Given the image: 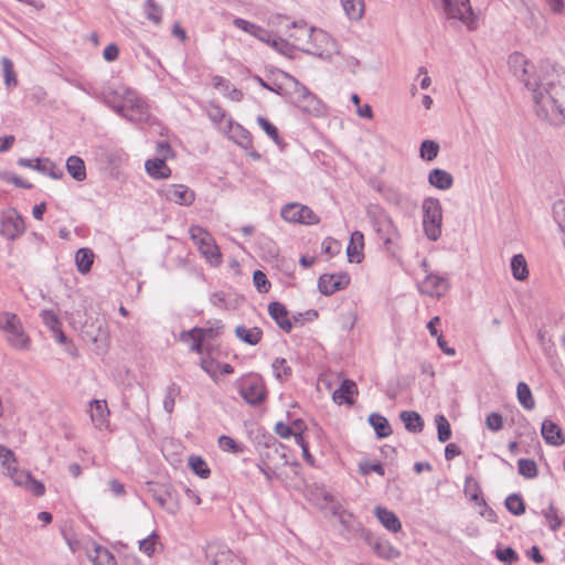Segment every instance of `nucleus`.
I'll list each match as a JSON object with an SVG mask.
<instances>
[{
	"label": "nucleus",
	"instance_id": "37",
	"mask_svg": "<svg viewBox=\"0 0 565 565\" xmlns=\"http://www.w3.org/2000/svg\"><path fill=\"white\" fill-rule=\"evenodd\" d=\"M89 558L94 565H117L115 556L104 546L96 545L94 554H89Z\"/></svg>",
	"mask_w": 565,
	"mask_h": 565
},
{
	"label": "nucleus",
	"instance_id": "60",
	"mask_svg": "<svg viewBox=\"0 0 565 565\" xmlns=\"http://www.w3.org/2000/svg\"><path fill=\"white\" fill-rule=\"evenodd\" d=\"M156 537L157 535L152 533L151 535L139 541V550L147 556H151L154 553Z\"/></svg>",
	"mask_w": 565,
	"mask_h": 565
},
{
	"label": "nucleus",
	"instance_id": "42",
	"mask_svg": "<svg viewBox=\"0 0 565 565\" xmlns=\"http://www.w3.org/2000/svg\"><path fill=\"white\" fill-rule=\"evenodd\" d=\"M505 508L514 515H521L525 512V503L519 493H512L505 499Z\"/></svg>",
	"mask_w": 565,
	"mask_h": 565
},
{
	"label": "nucleus",
	"instance_id": "31",
	"mask_svg": "<svg viewBox=\"0 0 565 565\" xmlns=\"http://www.w3.org/2000/svg\"><path fill=\"white\" fill-rule=\"evenodd\" d=\"M235 335L249 345H256L263 338V331L257 327L246 328L241 324L235 328Z\"/></svg>",
	"mask_w": 565,
	"mask_h": 565
},
{
	"label": "nucleus",
	"instance_id": "64",
	"mask_svg": "<svg viewBox=\"0 0 565 565\" xmlns=\"http://www.w3.org/2000/svg\"><path fill=\"white\" fill-rule=\"evenodd\" d=\"M207 116L212 121L221 122L225 118L226 113L221 106L211 103L207 107Z\"/></svg>",
	"mask_w": 565,
	"mask_h": 565
},
{
	"label": "nucleus",
	"instance_id": "28",
	"mask_svg": "<svg viewBox=\"0 0 565 565\" xmlns=\"http://www.w3.org/2000/svg\"><path fill=\"white\" fill-rule=\"evenodd\" d=\"M145 168L147 173L152 179L157 180L167 179L171 175L172 172L171 169L167 166L166 160L160 158L147 160L145 163Z\"/></svg>",
	"mask_w": 565,
	"mask_h": 565
},
{
	"label": "nucleus",
	"instance_id": "63",
	"mask_svg": "<svg viewBox=\"0 0 565 565\" xmlns=\"http://www.w3.org/2000/svg\"><path fill=\"white\" fill-rule=\"evenodd\" d=\"M195 199L194 192L183 184H179V205H190Z\"/></svg>",
	"mask_w": 565,
	"mask_h": 565
},
{
	"label": "nucleus",
	"instance_id": "58",
	"mask_svg": "<svg viewBox=\"0 0 565 565\" xmlns=\"http://www.w3.org/2000/svg\"><path fill=\"white\" fill-rule=\"evenodd\" d=\"M162 454L166 457V459L174 466L177 462V452L174 451V443L172 438H167L162 443L161 447Z\"/></svg>",
	"mask_w": 565,
	"mask_h": 565
},
{
	"label": "nucleus",
	"instance_id": "48",
	"mask_svg": "<svg viewBox=\"0 0 565 565\" xmlns=\"http://www.w3.org/2000/svg\"><path fill=\"white\" fill-rule=\"evenodd\" d=\"M543 515L548 523V527L556 532L563 523L562 518L558 515L556 508L551 503L546 510L543 511Z\"/></svg>",
	"mask_w": 565,
	"mask_h": 565
},
{
	"label": "nucleus",
	"instance_id": "56",
	"mask_svg": "<svg viewBox=\"0 0 565 565\" xmlns=\"http://www.w3.org/2000/svg\"><path fill=\"white\" fill-rule=\"evenodd\" d=\"M145 14L147 18L154 22L159 23L161 21V9L159 6L154 2V0H147L145 3Z\"/></svg>",
	"mask_w": 565,
	"mask_h": 565
},
{
	"label": "nucleus",
	"instance_id": "59",
	"mask_svg": "<svg viewBox=\"0 0 565 565\" xmlns=\"http://www.w3.org/2000/svg\"><path fill=\"white\" fill-rule=\"evenodd\" d=\"M253 281L256 289L259 292H267L270 288V282L268 281L266 275L262 270H256L253 275Z\"/></svg>",
	"mask_w": 565,
	"mask_h": 565
},
{
	"label": "nucleus",
	"instance_id": "23",
	"mask_svg": "<svg viewBox=\"0 0 565 565\" xmlns=\"http://www.w3.org/2000/svg\"><path fill=\"white\" fill-rule=\"evenodd\" d=\"M109 409L106 401L94 399L90 402V418L96 428H104L108 424Z\"/></svg>",
	"mask_w": 565,
	"mask_h": 565
},
{
	"label": "nucleus",
	"instance_id": "32",
	"mask_svg": "<svg viewBox=\"0 0 565 565\" xmlns=\"http://www.w3.org/2000/svg\"><path fill=\"white\" fill-rule=\"evenodd\" d=\"M66 170L76 181H84L87 177L84 160L78 156H71L66 160Z\"/></svg>",
	"mask_w": 565,
	"mask_h": 565
},
{
	"label": "nucleus",
	"instance_id": "50",
	"mask_svg": "<svg viewBox=\"0 0 565 565\" xmlns=\"http://www.w3.org/2000/svg\"><path fill=\"white\" fill-rule=\"evenodd\" d=\"M259 127L266 132V135L277 145L281 143V139L278 134V129L267 118L263 116L257 117Z\"/></svg>",
	"mask_w": 565,
	"mask_h": 565
},
{
	"label": "nucleus",
	"instance_id": "25",
	"mask_svg": "<svg viewBox=\"0 0 565 565\" xmlns=\"http://www.w3.org/2000/svg\"><path fill=\"white\" fill-rule=\"evenodd\" d=\"M373 552L381 558L394 559L397 558L401 553L396 550L388 541L382 539H374L371 534V543H367Z\"/></svg>",
	"mask_w": 565,
	"mask_h": 565
},
{
	"label": "nucleus",
	"instance_id": "12",
	"mask_svg": "<svg viewBox=\"0 0 565 565\" xmlns=\"http://www.w3.org/2000/svg\"><path fill=\"white\" fill-rule=\"evenodd\" d=\"M333 513L338 515L339 522L343 526L342 536L345 540L360 534L366 543H371V532L364 529L351 512L333 507Z\"/></svg>",
	"mask_w": 565,
	"mask_h": 565
},
{
	"label": "nucleus",
	"instance_id": "14",
	"mask_svg": "<svg viewBox=\"0 0 565 565\" xmlns=\"http://www.w3.org/2000/svg\"><path fill=\"white\" fill-rule=\"evenodd\" d=\"M25 231L22 216L17 210L10 209L1 213L0 234L8 239L14 241Z\"/></svg>",
	"mask_w": 565,
	"mask_h": 565
},
{
	"label": "nucleus",
	"instance_id": "62",
	"mask_svg": "<svg viewBox=\"0 0 565 565\" xmlns=\"http://www.w3.org/2000/svg\"><path fill=\"white\" fill-rule=\"evenodd\" d=\"M486 426L492 431L500 430L503 426L502 415L495 412L490 413L486 418Z\"/></svg>",
	"mask_w": 565,
	"mask_h": 565
},
{
	"label": "nucleus",
	"instance_id": "33",
	"mask_svg": "<svg viewBox=\"0 0 565 565\" xmlns=\"http://www.w3.org/2000/svg\"><path fill=\"white\" fill-rule=\"evenodd\" d=\"M399 418L404 423L405 428L409 433L417 434V433H420L423 430V428H424L423 418H422V416L417 412H414V411H403L399 414Z\"/></svg>",
	"mask_w": 565,
	"mask_h": 565
},
{
	"label": "nucleus",
	"instance_id": "40",
	"mask_svg": "<svg viewBox=\"0 0 565 565\" xmlns=\"http://www.w3.org/2000/svg\"><path fill=\"white\" fill-rule=\"evenodd\" d=\"M512 275L516 280H524L527 275L526 260L522 254H516L511 259Z\"/></svg>",
	"mask_w": 565,
	"mask_h": 565
},
{
	"label": "nucleus",
	"instance_id": "9",
	"mask_svg": "<svg viewBox=\"0 0 565 565\" xmlns=\"http://www.w3.org/2000/svg\"><path fill=\"white\" fill-rule=\"evenodd\" d=\"M280 75L295 85L296 103L305 113L313 116H320L323 113L321 102L306 86L285 72H280Z\"/></svg>",
	"mask_w": 565,
	"mask_h": 565
},
{
	"label": "nucleus",
	"instance_id": "4",
	"mask_svg": "<svg viewBox=\"0 0 565 565\" xmlns=\"http://www.w3.org/2000/svg\"><path fill=\"white\" fill-rule=\"evenodd\" d=\"M0 330L4 333L8 343L18 350H25L30 345V338L25 334L18 315L0 312Z\"/></svg>",
	"mask_w": 565,
	"mask_h": 565
},
{
	"label": "nucleus",
	"instance_id": "36",
	"mask_svg": "<svg viewBox=\"0 0 565 565\" xmlns=\"http://www.w3.org/2000/svg\"><path fill=\"white\" fill-rule=\"evenodd\" d=\"M369 424L374 428L377 438H386L392 434L388 420L377 413L369 416Z\"/></svg>",
	"mask_w": 565,
	"mask_h": 565
},
{
	"label": "nucleus",
	"instance_id": "30",
	"mask_svg": "<svg viewBox=\"0 0 565 565\" xmlns=\"http://www.w3.org/2000/svg\"><path fill=\"white\" fill-rule=\"evenodd\" d=\"M364 246V236L361 232L355 231L351 235L350 243L347 248V254L351 263H360L363 255L362 249Z\"/></svg>",
	"mask_w": 565,
	"mask_h": 565
},
{
	"label": "nucleus",
	"instance_id": "15",
	"mask_svg": "<svg viewBox=\"0 0 565 565\" xmlns=\"http://www.w3.org/2000/svg\"><path fill=\"white\" fill-rule=\"evenodd\" d=\"M239 394L246 403L258 405L266 397V387L262 379L252 376L242 381Z\"/></svg>",
	"mask_w": 565,
	"mask_h": 565
},
{
	"label": "nucleus",
	"instance_id": "26",
	"mask_svg": "<svg viewBox=\"0 0 565 565\" xmlns=\"http://www.w3.org/2000/svg\"><path fill=\"white\" fill-rule=\"evenodd\" d=\"M214 88L221 90L224 96L233 102H241L243 99V92L231 84V82L223 76L215 75L212 78Z\"/></svg>",
	"mask_w": 565,
	"mask_h": 565
},
{
	"label": "nucleus",
	"instance_id": "57",
	"mask_svg": "<svg viewBox=\"0 0 565 565\" xmlns=\"http://www.w3.org/2000/svg\"><path fill=\"white\" fill-rule=\"evenodd\" d=\"M233 24L236 28L243 30L244 32L253 34L255 36H259L258 33L263 32V29L260 26H258V25H256V24H254V23H252V22H249L247 20H244L242 18L234 19Z\"/></svg>",
	"mask_w": 565,
	"mask_h": 565
},
{
	"label": "nucleus",
	"instance_id": "7",
	"mask_svg": "<svg viewBox=\"0 0 565 565\" xmlns=\"http://www.w3.org/2000/svg\"><path fill=\"white\" fill-rule=\"evenodd\" d=\"M440 3L447 19L461 21L470 30L476 28V15L469 0H434Z\"/></svg>",
	"mask_w": 565,
	"mask_h": 565
},
{
	"label": "nucleus",
	"instance_id": "45",
	"mask_svg": "<svg viewBox=\"0 0 565 565\" xmlns=\"http://www.w3.org/2000/svg\"><path fill=\"white\" fill-rule=\"evenodd\" d=\"M519 473L526 478L533 479L537 476V466L534 460L521 458L518 460Z\"/></svg>",
	"mask_w": 565,
	"mask_h": 565
},
{
	"label": "nucleus",
	"instance_id": "55",
	"mask_svg": "<svg viewBox=\"0 0 565 565\" xmlns=\"http://www.w3.org/2000/svg\"><path fill=\"white\" fill-rule=\"evenodd\" d=\"M42 321L43 323L52 331L54 332L58 328L62 327V323L56 316V313L53 310H43L41 312Z\"/></svg>",
	"mask_w": 565,
	"mask_h": 565
},
{
	"label": "nucleus",
	"instance_id": "29",
	"mask_svg": "<svg viewBox=\"0 0 565 565\" xmlns=\"http://www.w3.org/2000/svg\"><path fill=\"white\" fill-rule=\"evenodd\" d=\"M358 394V386L351 380H343L340 387L333 392V399L339 404L353 403V396Z\"/></svg>",
	"mask_w": 565,
	"mask_h": 565
},
{
	"label": "nucleus",
	"instance_id": "27",
	"mask_svg": "<svg viewBox=\"0 0 565 565\" xmlns=\"http://www.w3.org/2000/svg\"><path fill=\"white\" fill-rule=\"evenodd\" d=\"M428 183L438 190H448L454 184L452 175L443 169L435 168L428 174Z\"/></svg>",
	"mask_w": 565,
	"mask_h": 565
},
{
	"label": "nucleus",
	"instance_id": "61",
	"mask_svg": "<svg viewBox=\"0 0 565 565\" xmlns=\"http://www.w3.org/2000/svg\"><path fill=\"white\" fill-rule=\"evenodd\" d=\"M218 565H234L233 553L225 547H218L214 554Z\"/></svg>",
	"mask_w": 565,
	"mask_h": 565
},
{
	"label": "nucleus",
	"instance_id": "43",
	"mask_svg": "<svg viewBox=\"0 0 565 565\" xmlns=\"http://www.w3.org/2000/svg\"><path fill=\"white\" fill-rule=\"evenodd\" d=\"M435 424L437 427V437L440 443H446L451 437L450 424L447 418L439 414L435 416Z\"/></svg>",
	"mask_w": 565,
	"mask_h": 565
},
{
	"label": "nucleus",
	"instance_id": "24",
	"mask_svg": "<svg viewBox=\"0 0 565 565\" xmlns=\"http://www.w3.org/2000/svg\"><path fill=\"white\" fill-rule=\"evenodd\" d=\"M374 514L377 518V520L381 522V524L387 529L388 531L393 533H397L402 529L401 521L396 516V514L381 505L375 507Z\"/></svg>",
	"mask_w": 565,
	"mask_h": 565
},
{
	"label": "nucleus",
	"instance_id": "19",
	"mask_svg": "<svg viewBox=\"0 0 565 565\" xmlns=\"http://www.w3.org/2000/svg\"><path fill=\"white\" fill-rule=\"evenodd\" d=\"M19 166L24 168L34 169L40 171L43 174L51 177L52 179H60L63 177V170L60 169L53 161L49 158L45 159H26L21 158L18 161Z\"/></svg>",
	"mask_w": 565,
	"mask_h": 565
},
{
	"label": "nucleus",
	"instance_id": "16",
	"mask_svg": "<svg viewBox=\"0 0 565 565\" xmlns=\"http://www.w3.org/2000/svg\"><path fill=\"white\" fill-rule=\"evenodd\" d=\"M349 284L350 276L347 273L323 274L319 277L318 289L322 295L330 296L345 289Z\"/></svg>",
	"mask_w": 565,
	"mask_h": 565
},
{
	"label": "nucleus",
	"instance_id": "2",
	"mask_svg": "<svg viewBox=\"0 0 565 565\" xmlns=\"http://www.w3.org/2000/svg\"><path fill=\"white\" fill-rule=\"evenodd\" d=\"M286 36L292 42L294 47L317 56H322L323 52L315 43L328 44L330 42V38L324 31L309 26L303 20L291 22L286 31Z\"/></svg>",
	"mask_w": 565,
	"mask_h": 565
},
{
	"label": "nucleus",
	"instance_id": "17",
	"mask_svg": "<svg viewBox=\"0 0 565 565\" xmlns=\"http://www.w3.org/2000/svg\"><path fill=\"white\" fill-rule=\"evenodd\" d=\"M223 324L221 321H216L215 327L206 328V329H192L189 332H183L180 337L182 341H188L189 339H192L193 342L191 344V350L201 352L202 349V342L206 338H215L222 333Z\"/></svg>",
	"mask_w": 565,
	"mask_h": 565
},
{
	"label": "nucleus",
	"instance_id": "38",
	"mask_svg": "<svg viewBox=\"0 0 565 565\" xmlns=\"http://www.w3.org/2000/svg\"><path fill=\"white\" fill-rule=\"evenodd\" d=\"M516 395L519 403L527 411H532L535 407V401L532 395L530 386L524 383L520 382L516 386Z\"/></svg>",
	"mask_w": 565,
	"mask_h": 565
},
{
	"label": "nucleus",
	"instance_id": "5",
	"mask_svg": "<svg viewBox=\"0 0 565 565\" xmlns=\"http://www.w3.org/2000/svg\"><path fill=\"white\" fill-rule=\"evenodd\" d=\"M423 228L429 241L436 242L441 235L443 207L436 198H426L422 204Z\"/></svg>",
	"mask_w": 565,
	"mask_h": 565
},
{
	"label": "nucleus",
	"instance_id": "51",
	"mask_svg": "<svg viewBox=\"0 0 565 565\" xmlns=\"http://www.w3.org/2000/svg\"><path fill=\"white\" fill-rule=\"evenodd\" d=\"M7 473L13 480L14 484L24 488L30 483L32 477L31 472L18 469L17 463L13 465V469H11V471H7Z\"/></svg>",
	"mask_w": 565,
	"mask_h": 565
},
{
	"label": "nucleus",
	"instance_id": "22",
	"mask_svg": "<svg viewBox=\"0 0 565 565\" xmlns=\"http://www.w3.org/2000/svg\"><path fill=\"white\" fill-rule=\"evenodd\" d=\"M268 313L281 330L285 332L291 331L292 323L288 318V311L282 303L278 301L270 302L268 305Z\"/></svg>",
	"mask_w": 565,
	"mask_h": 565
},
{
	"label": "nucleus",
	"instance_id": "46",
	"mask_svg": "<svg viewBox=\"0 0 565 565\" xmlns=\"http://www.w3.org/2000/svg\"><path fill=\"white\" fill-rule=\"evenodd\" d=\"M463 491H465V494L467 497H469L470 500L475 501L477 504L480 502V499H482L480 497V493H481L480 486H479L478 481L471 476L466 477Z\"/></svg>",
	"mask_w": 565,
	"mask_h": 565
},
{
	"label": "nucleus",
	"instance_id": "54",
	"mask_svg": "<svg viewBox=\"0 0 565 565\" xmlns=\"http://www.w3.org/2000/svg\"><path fill=\"white\" fill-rule=\"evenodd\" d=\"M271 366L277 379H286L291 375V369L282 358L275 359Z\"/></svg>",
	"mask_w": 565,
	"mask_h": 565
},
{
	"label": "nucleus",
	"instance_id": "52",
	"mask_svg": "<svg viewBox=\"0 0 565 565\" xmlns=\"http://www.w3.org/2000/svg\"><path fill=\"white\" fill-rule=\"evenodd\" d=\"M495 557L508 565H512L513 563L519 561L518 553L510 546L508 547H498L495 550Z\"/></svg>",
	"mask_w": 565,
	"mask_h": 565
},
{
	"label": "nucleus",
	"instance_id": "47",
	"mask_svg": "<svg viewBox=\"0 0 565 565\" xmlns=\"http://www.w3.org/2000/svg\"><path fill=\"white\" fill-rule=\"evenodd\" d=\"M218 447L226 452L241 454L244 450V446L238 444L235 439L230 436L222 435L217 440Z\"/></svg>",
	"mask_w": 565,
	"mask_h": 565
},
{
	"label": "nucleus",
	"instance_id": "34",
	"mask_svg": "<svg viewBox=\"0 0 565 565\" xmlns=\"http://www.w3.org/2000/svg\"><path fill=\"white\" fill-rule=\"evenodd\" d=\"M341 6L351 21H360L364 15V0H341Z\"/></svg>",
	"mask_w": 565,
	"mask_h": 565
},
{
	"label": "nucleus",
	"instance_id": "41",
	"mask_svg": "<svg viewBox=\"0 0 565 565\" xmlns=\"http://www.w3.org/2000/svg\"><path fill=\"white\" fill-rule=\"evenodd\" d=\"M1 65L3 71L4 84L7 88L10 89L12 87H17L19 82L17 78V73L14 71L12 61L9 57L3 56L1 58Z\"/></svg>",
	"mask_w": 565,
	"mask_h": 565
},
{
	"label": "nucleus",
	"instance_id": "11",
	"mask_svg": "<svg viewBox=\"0 0 565 565\" xmlns=\"http://www.w3.org/2000/svg\"><path fill=\"white\" fill-rule=\"evenodd\" d=\"M134 94V89L124 85L105 86L100 90V98L119 115L120 111H124L125 104L132 100Z\"/></svg>",
	"mask_w": 565,
	"mask_h": 565
},
{
	"label": "nucleus",
	"instance_id": "39",
	"mask_svg": "<svg viewBox=\"0 0 565 565\" xmlns=\"http://www.w3.org/2000/svg\"><path fill=\"white\" fill-rule=\"evenodd\" d=\"M189 468L200 478L207 479L211 475V470L201 456L192 455L188 459Z\"/></svg>",
	"mask_w": 565,
	"mask_h": 565
},
{
	"label": "nucleus",
	"instance_id": "10",
	"mask_svg": "<svg viewBox=\"0 0 565 565\" xmlns=\"http://www.w3.org/2000/svg\"><path fill=\"white\" fill-rule=\"evenodd\" d=\"M280 215L288 223L315 225L320 222V217L309 206L296 202L285 204Z\"/></svg>",
	"mask_w": 565,
	"mask_h": 565
},
{
	"label": "nucleus",
	"instance_id": "8",
	"mask_svg": "<svg viewBox=\"0 0 565 565\" xmlns=\"http://www.w3.org/2000/svg\"><path fill=\"white\" fill-rule=\"evenodd\" d=\"M131 99L132 100L130 103L125 104V107L122 108L124 111H120L119 116L131 122L148 124L150 127L158 126V128H160V124L157 118L149 113L148 105L137 95L136 92Z\"/></svg>",
	"mask_w": 565,
	"mask_h": 565
},
{
	"label": "nucleus",
	"instance_id": "49",
	"mask_svg": "<svg viewBox=\"0 0 565 565\" xmlns=\"http://www.w3.org/2000/svg\"><path fill=\"white\" fill-rule=\"evenodd\" d=\"M233 139L242 148L248 149L253 146L250 132L241 125L236 126Z\"/></svg>",
	"mask_w": 565,
	"mask_h": 565
},
{
	"label": "nucleus",
	"instance_id": "21",
	"mask_svg": "<svg viewBox=\"0 0 565 565\" xmlns=\"http://www.w3.org/2000/svg\"><path fill=\"white\" fill-rule=\"evenodd\" d=\"M541 434L546 444L552 446H561L565 443L562 428L550 419L542 423Z\"/></svg>",
	"mask_w": 565,
	"mask_h": 565
},
{
	"label": "nucleus",
	"instance_id": "35",
	"mask_svg": "<svg viewBox=\"0 0 565 565\" xmlns=\"http://www.w3.org/2000/svg\"><path fill=\"white\" fill-rule=\"evenodd\" d=\"M94 263V253L88 247H82L79 248L75 254V264L77 267V270L81 274H87L90 271L92 266Z\"/></svg>",
	"mask_w": 565,
	"mask_h": 565
},
{
	"label": "nucleus",
	"instance_id": "44",
	"mask_svg": "<svg viewBox=\"0 0 565 565\" xmlns=\"http://www.w3.org/2000/svg\"><path fill=\"white\" fill-rule=\"evenodd\" d=\"M439 152V145L434 140H424L419 148V156L423 160L433 161Z\"/></svg>",
	"mask_w": 565,
	"mask_h": 565
},
{
	"label": "nucleus",
	"instance_id": "1",
	"mask_svg": "<svg viewBox=\"0 0 565 565\" xmlns=\"http://www.w3.org/2000/svg\"><path fill=\"white\" fill-rule=\"evenodd\" d=\"M527 89L532 92L533 109L540 120L551 126L565 122V70L552 67Z\"/></svg>",
	"mask_w": 565,
	"mask_h": 565
},
{
	"label": "nucleus",
	"instance_id": "53",
	"mask_svg": "<svg viewBox=\"0 0 565 565\" xmlns=\"http://www.w3.org/2000/svg\"><path fill=\"white\" fill-rule=\"evenodd\" d=\"M15 463L17 459L14 452L11 449L0 445V465L7 471H11V469H13V465Z\"/></svg>",
	"mask_w": 565,
	"mask_h": 565
},
{
	"label": "nucleus",
	"instance_id": "20",
	"mask_svg": "<svg viewBox=\"0 0 565 565\" xmlns=\"http://www.w3.org/2000/svg\"><path fill=\"white\" fill-rule=\"evenodd\" d=\"M284 450L285 446L281 443L277 441L274 437H269L259 451L260 461L271 465L277 460V462L286 463L287 459Z\"/></svg>",
	"mask_w": 565,
	"mask_h": 565
},
{
	"label": "nucleus",
	"instance_id": "6",
	"mask_svg": "<svg viewBox=\"0 0 565 565\" xmlns=\"http://www.w3.org/2000/svg\"><path fill=\"white\" fill-rule=\"evenodd\" d=\"M189 233L191 239L205 259L211 265L218 266L222 263V254L213 236L201 226H191Z\"/></svg>",
	"mask_w": 565,
	"mask_h": 565
},
{
	"label": "nucleus",
	"instance_id": "18",
	"mask_svg": "<svg viewBox=\"0 0 565 565\" xmlns=\"http://www.w3.org/2000/svg\"><path fill=\"white\" fill-rule=\"evenodd\" d=\"M448 289V279L436 274H427L425 279L419 284V290L422 294H426L435 298H440Z\"/></svg>",
	"mask_w": 565,
	"mask_h": 565
},
{
	"label": "nucleus",
	"instance_id": "13",
	"mask_svg": "<svg viewBox=\"0 0 565 565\" xmlns=\"http://www.w3.org/2000/svg\"><path fill=\"white\" fill-rule=\"evenodd\" d=\"M508 64L513 75L519 78L526 88L533 86L534 79H539V76L533 74V65L522 53H512L509 56Z\"/></svg>",
	"mask_w": 565,
	"mask_h": 565
},
{
	"label": "nucleus",
	"instance_id": "3",
	"mask_svg": "<svg viewBox=\"0 0 565 565\" xmlns=\"http://www.w3.org/2000/svg\"><path fill=\"white\" fill-rule=\"evenodd\" d=\"M372 226L384 246L390 249L399 238V233L391 216L381 207L375 206L367 211Z\"/></svg>",
	"mask_w": 565,
	"mask_h": 565
}]
</instances>
